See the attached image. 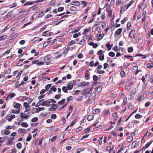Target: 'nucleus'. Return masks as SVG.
<instances>
[{
	"label": "nucleus",
	"mask_w": 153,
	"mask_h": 153,
	"mask_svg": "<svg viewBox=\"0 0 153 153\" xmlns=\"http://www.w3.org/2000/svg\"><path fill=\"white\" fill-rule=\"evenodd\" d=\"M20 119L22 120L20 121V122L23 121V119H27L29 118L30 116L29 115H26V113H24L23 112H21L20 114Z\"/></svg>",
	"instance_id": "nucleus-1"
},
{
	"label": "nucleus",
	"mask_w": 153,
	"mask_h": 153,
	"mask_svg": "<svg viewBox=\"0 0 153 153\" xmlns=\"http://www.w3.org/2000/svg\"><path fill=\"white\" fill-rule=\"evenodd\" d=\"M135 31L134 30H132L129 34L130 37L131 39H134L135 37Z\"/></svg>",
	"instance_id": "nucleus-2"
},
{
	"label": "nucleus",
	"mask_w": 153,
	"mask_h": 153,
	"mask_svg": "<svg viewBox=\"0 0 153 153\" xmlns=\"http://www.w3.org/2000/svg\"><path fill=\"white\" fill-rule=\"evenodd\" d=\"M74 84L72 82L68 83L67 85V88L68 90H70L73 88Z\"/></svg>",
	"instance_id": "nucleus-3"
},
{
	"label": "nucleus",
	"mask_w": 153,
	"mask_h": 153,
	"mask_svg": "<svg viewBox=\"0 0 153 153\" xmlns=\"http://www.w3.org/2000/svg\"><path fill=\"white\" fill-rule=\"evenodd\" d=\"M14 140V138H10L8 139L7 142L6 143L7 145H12L13 143V141Z\"/></svg>",
	"instance_id": "nucleus-4"
},
{
	"label": "nucleus",
	"mask_w": 153,
	"mask_h": 153,
	"mask_svg": "<svg viewBox=\"0 0 153 153\" xmlns=\"http://www.w3.org/2000/svg\"><path fill=\"white\" fill-rule=\"evenodd\" d=\"M122 31V29L121 28H120L116 30L115 33L114 35L115 36H116V35H120Z\"/></svg>",
	"instance_id": "nucleus-5"
},
{
	"label": "nucleus",
	"mask_w": 153,
	"mask_h": 153,
	"mask_svg": "<svg viewBox=\"0 0 153 153\" xmlns=\"http://www.w3.org/2000/svg\"><path fill=\"white\" fill-rule=\"evenodd\" d=\"M58 105L57 104H54L52 105L51 107L49 109L51 110V111H54L56 109Z\"/></svg>",
	"instance_id": "nucleus-6"
},
{
	"label": "nucleus",
	"mask_w": 153,
	"mask_h": 153,
	"mask_svg": "<svg viewBox=\"0 0 153 153\" xmlns=\"http://www.w3.org/2000/svg\"><path fill=\"white\" fill-rule=\"evenodd\" d=\"M50 102L48 101H45L41 103L42 106H49L50 105Z\"/></svg>",
	"instance_id": "nucleus-7"
},
{
	"label": "nucleus",
	"mask_w": 153,
	"mask_h": 153,
	"mask_svg": "<svg viewBox=\"0 0 153 153\" xmlns=\"http://www.w3.org/2000/svg\"><path fill=\"white\" fill-rule=\"evenodd\" d=\"M44 60L45 62L46 63V64L49 63L50 62V60L48 56H46L44 59Z\"/></svg>",
	"instance_id": "nucleus-8"
},
{
	"label": "nucleus",
	"mask_w": 153,
	"mask_h": 153,
	"mask_svg": "<svg viewBox=\"0 0 153 153\" xmlns=\"http://www.w3.org/2000/svg\"><path fill=\"white\" fill-rule=\"evenodd\" d=\"M92 89H93L92 88H90V90L89 91H87V90L86 89L84 90L83 91L84 92L83 93V95L88 94H91L92 92Z\"/></svg>",
	"instance_id": "nucleus-9"
},
{
	"label": "nucleus",
	"mask_w": 153,
	"mask_h": 153,
	"mask_svg": "<svg viewBox=\"0 0 153 153\" xmlns=\"http://www.w3.org/2000/svg\"><path fill=\"white\" fill-rule=\"evenodd\" d=\"M90 83L88 82H82L80 83V86H88Z\"/></svg>",
	"instance_id": "nucleus-10"
},
{
	"label": "nucleus",
	"mask_w": 153,
	"mask_h": 153,
	"mask_svg": "<svg viewBox=\"0 0 153 153\" xmlns=\"http://www.w3.org/2000/svg\"><path fill=\"white\" fill-rule=\"evenodd\" d=\"M123 128L122 127H120V124H118L117 127L115 128V129L116 131H120L123 130Z\"/></svg>",
	"instance_id": "nucleus-11"
},
{
	"label": "nucleus",
	"mask_w": 153,
	"mask_h": 153,
	"mask_svg": "<svg viewBox=\"0 0 153 153\" xmlns=\"http://www.w3.org/2000/svg\"><path fill=\"white\" fill-rule=\"evenodd\" d=\"M26 129L23 128H20L18 130V132L19 134L23 133L25 132Z\"/></svg>",
	"instance_id": "nucleus-12"
},
{
	"label": "nucleus",
	"mask_w": 153,
	"mask_h": 153,
	"mask_svg": "<svg viewBox=\"0 0 153 153\" xmlns=\"http://www.w3.org/2000/svg\"><path fill=\"white\" fill-rule=\"evenodd\" d=\"M101 111V110L100 109L97 108L94 109L93 110V112L94 114H96L99 113Z\"/></svg>",
	"instance_id": "nucleus-13"
},
{
	"label": "nucleus",
	"mask_w": 153,
	"mask_h": 153,
	"mask_svg": "<svg viewBox=\"0 0 153 153\" xmlns=\"http://www.w3.org/2000/svg\"><path fill=\"white\" fill-rule=\"evenodd\" d=\"M94 117V116L93 115H90L88 117L87 119L89 121H90L93 119Z\"/></svg>",
	"instance_id": "nucleus-14"
},
{
	"label": "nucleus",
	"mask_w": 153,
	"mask_h": 153,
	"mask_svg": "<svg viewBox=\"0 0 153 153\" xmlns=\"http://www.w3.org/2000/svg\"><path fill=\"white\" fill-rule=\"evenodd\" d=\"M104 7L106 9L108 12L111 10L110 7L108 5V4H107Z\"/></svg>",
	"instance_id": "nucleus-15"
},
{
	"label": "nucleus",
	"mask_w": 153,
	"mask_h": 153,
	"mask_svg": "<svg viewBox=\"0 0 153 153\" xmlns=\"http://www.w3.org/2000/svg\"><path fill=\"white\" fill-rule=\"evenodd\" d=\"M21 105L18 103H17L16 102H14V108H19L21 106Z\"/></svg>",
	"instance_id": "nucleus-16"
},
{
	"label": "nucleus",
	"mask_w": 153,
	"mask_h": 153,
	"mask_svg": "<svg viewBox=\"0 0 153 153\" xmlns=\"http://www.w3.org/2000/svg\"><path fill=\"white\" fill-rule=\"evenodd\" d=\"M137 146L138 144L137 143L134 142L132 143L131 145V147L132 149H134L137 147Z\"/></svg>",
	"instance_id": "nucleus-17"
},
{
	"label": "nucleus",
	"mask_w": 153,
	"mask_h": 153,
	"mask_svg": "<svg viewBox=\"0 0 153 153\" xmlns=\"http://www.w3.org/2000/svg\"><path fill=\"white\" fill-rule=\"evenodd\" d=\"M3 132L4 134L5 135L8 134L10 133V131L9 130H4L1 131V132Z\"/></svg>",
	"instance_id": "nucleus-18"
},
{
	"label": "nucleus",
	"mask_w": 153,
	"mask_h": 153,
	"mask_svg": "<svg viewBox=\"0 0 153 153\" xmlns=\"http://www.w3.org/2000/svg\"><path fill=\"white\" fill-rule=\"evenodd\" d=\"M147 67L148 68H152L153 67V64L152 63H149L147 64Z\"/></svg>",
	"instance_id": "nucleus-19"
},
{
	"label": "nucleus",
	"mask_w": 153,
	"mask_h": 153,
	"mask_svg": "<svg viewBox=\"0 0 153 153\" xmlns=\"http://www.w3.org/2000/svg\"><path fill=\"white\" fill-rule=\"evenodd\" d=\"M104 52V51H103L102 50H100L97 52V54L99 56H100L102 54H104L103 53Z\"/></svg>",
	"instance_id": "nucleus-20"
},
{
	"label": "nucleus",
	"mask_w": 153,
	"mask_h": 153,
	"mask_svg": "<svg viewBox=\"0 0 153 153\" xmlns=\"http://www.w3.org/2000/svg\"><path fill=\"white\" fill-rule=\"evenodd\" d=\"M65 101V99H63L61 101H59L58 102V105H62L64 103V102Z\"/></svg>",
	"instance_id": "nucleus-21"
},
{
	"label": "nucleus",
	"mask_w": 153,
	"mask_h": 153,
	"mask_svg": "<svg viewBox=\"0 0 153 153\" xmlns=\"http://www.w3.org/2000/svg\"><path fill=\"white\" fill-rule=\"evenodd\" d=\"M21 124L23 127L26 128L28 126V124L26 123L22 122Z\"/></svg>",
	"instance_id": "nucleus-22"
},
{
	"label": "nucleus",
	"mask_w": 153,
	"mask_h": 153,
	"mask_svg": "<svg viewBox=\"0 0 153 153\" xmlns=\"http://www.w3.org/2000/svg\"><path fill=\"white\" fill-rule=\"evenodd\" d=\"M133 139V137L132 136H129L127 139V141L128 142H131Z\"/></svg>",
	"instance_id": "nucleus-23"
},
{
	"label": "nucleus",
	"mask_w": 153,
	"mask_h": 153,
	"mask_svg": "<svg viewBox=\"0 0 153 153\" xmlns=\"http://www.w3.org/2000/svg\"><path fill=\"white\" fill-rule=\"evenodd\" d=\"M99 59L101 61H103L104 59V55L102 54L99 56Z\"/></svg>",
	"instance_id": "nucleus-24"
},
{
	"label": "nucleus",
	"mask_w": 153,
	"mask_h": 153,
	"mask_svg": "<svg viewBox=\"0 0 153 153\" xmlns=\"http://www.w3.org/2000/svg\"><path fill=\"white\" fill-rule=\"evenodd\" d=\"M31 109L30 108H29L27 109H26L24 111V113H26V114H29L30 111Z\"/></svg>",
	"instance_id": "nucleus-25"
},
{
	"label": "nucleus",
	"mask_w": 153,
	"mask_h": 153,
	"mask_svg": "<svg viewBox=\"0 0 153 153\" xmlns=\"http://www.w3.org/2000/svg\"><path fill=\"white\" fill-rule=\"evenodd\" d=\"M117 113H113L112 114V116L114 118V120H117V119L118 118V117L117 116Z\"/></svg>",
	"instance_id": "nucleus-26"
},
{
	"label": "nucleus",
	"mask_w": 153,
	"mask_h": 153,
	"mask_svg": "<svg viewBox=\"0 0 153 153\" xmlns=\"http://www.w3.org/2000/svg\"><path fill=\"white\" fill-rule=\"evenodd\" d=\"M62 91L65 93H67L68 91V89L65 86H63L62 88Z\"/></svg>",
	"instance_id": "nucleus-27"
},
{
	"label": "nucleus",
	"mask_w": 153,
	"mask_h": 153,
	"mask_svg": "<svg viewBox=\"0 0 153 153\" xmlns=\"http://www.w3.org/2000/svg\"><path fill=\"white\" fill-rule=\"evenodd\" d=\"M130 65V63H128V62H124L123 64V66L124 68H126L128 67Z\"/></svg>",
	"instance_id": "nucleus-28"
},
{
	"label": "nucleus",
	"mask_w": 153,
	"mask_h": 153,
	"mask_svg": "<svg viewBox=\"0 0 153 153\" xmlns=\"http://www.w3.org/2000/svg\"><path fill=\"white\" fill-rule=\"evenodd\" d=\"M135 117L136 119H139L142 118L143 116L142 115H141L139 114H137L135 115Z\"/></svg>",
	"instance_id": "nucleus-29"
},
{
	"label": "nucleus",
	"mask_w": 153,
	"mask_h": 153,
	"mask_svg": "<svg viewBox=\"0 0 153 153\" xmlns=\"http://www.w3.org/2000/svg\"><path fill=\"white\" fill-rule=\"evenodd\" d=\"M120 74L121 76L123 77L125 76L126 73L124 71H122L120 73Z\"/></svg>",
	"instance_id": "nucleus-30"
},
{
	"label": "nucleus",
	"mask_w": 153,
	"mask_h": 153,
	"mask_svg": "<svg viewBox=\"0 0 153 153\" xmlns=\"http://www.w3.org/2000/svg\"><path fill=\"white\" fill-rule=\"evenodd\" d=\"M70 10L72 11H75L76 10V8L74 6H71L70 8Z\"/></svg>",
	"instance_id": "nucleus-31"
},
{
	"label": "nucleus",
	"mask_w": 153,
	"mask_h": 153,
	"mask_svg": "<svg viewBox=\"0 0 153 153\" xmlns=\"http://www.w3.org/2000/svg\"><path fill=\"white\" fill-rule=\"evenodd\" d=\"M15 96V94L13 93H11L7 96V98L10 97L11 98Z\"/></svg>",
	"instance_id": "nucleus-32"
},
{
	"label": "nucleus",
	"mask_w": 153,
	"mask_h": 153,
	"mask_svg": "<svg viewBox=\"0 0 153 153\" xmlns=\"http://www.w3.org/2000/svg\"><path fill=\"white\" fill-rule=\"evenodd\" d=\"M51 86V84H48L45 86V90L47 91Z\"/></svg>",
	"instance_id": "nucleus-33"
},
{
	"label": "nucleus",
	"mask_w": 153,
	"mask_h": 153,
	"mask_svg": "<svg viewBox=\"0 0 153 153\" xmlns=\"http://www.w3.org/2000/svg\"><path fill=\"white\" fill-rule=\"evenodd\" d=\"M57 137V135H56L53 136L51 139V142H53L55 141Z\"/></svg>",
	"instance_id": "nucleus-34"
},
{
	"label": "nucleus",
	"mask_w": 153,
	"mask_h": 153,
	"mask_svg": "<svg viewBox=\"0 0 153 153\" xmlns=\"http://www.w3.org/2000/svg\"><path fill=\"white\" fill-rule=\"evenodd\" d=\"M23 105L25 107V108H27L29 107L28 104L27 102H25L24 103Z\"/></svg>",
	"instance_id": "nucleus-35"
},
{
	"label": "nucleus",
	"mask_w": 153,
	"mask_h": 153,
	"mask_svg": "<svg viewBox=\"0 0 153 153\" xmlns=\"http://www.w3.org/2000/svg\"><path fill=\"white\" fill-rule=\"evenodd\" d=\"M115 53L114 52L112 51L110 52L109 53V55L110 56L112 57H114L115 56Z\"/></svg>",
	"instance_id": "nucleus-36"
},
{
	"label": "nucleus",
	"mask_w": 153,
	"mask_h": 153,
	"mask_svg": "<svg viewBox=\"0 0 153 153\" xmlns=\"http://www.w3.org/2000/svg\"><path fill=\"white\" fill-rule=\"evenodd\" d=\"M98 77L95 75H94L93 77V79L94 80V81L96 82L98 79Z\"/></svg>",
	"instance_id": "nucleus-37"
},
{
	"label": "nucleus",
	"mask_w": 153,
	"mask_h": 153,
	"mask_svg": "<svg viewBox=\"0 0 153 153\" xmlns=\"http://www.w3.org/2000/svg\"><path fill=\"white\" fill-rule=\"evenodd\" d=\"M12 112L13 113H14L16 114H18L19 113L20 111L18 110H12Z\"/></svg>",
	"instance_id": "nucleus-38"
},
{
	"label": "nucleus",
	"mask_w": 153,
	"mask_h": 153,
	"mask_svg": "<svg viewBox=\"0 0 153 153\" xmlns=\"http://www.w3.org/2000/svg\"><path fill=\"white\" fill-rule=\"evenodd\" d=\"M113 45H111L110 44H108L106 45V47L108 48V51H109Z\"/></svg>",
	"instance_id": "nucleus-39"
},
{
	"label": "nucleus",
	"mask_w": 153,
	"mask_h": 153,
	"mask_svg": "<svg viewBox=\"0 0 153 153\" xmlns=\"http://www.w3.org/2000/svg\"><path fill=\"white\" fill-rule=\"evenodd\" d=\"M133 48L131 47L128 48V51L129 53H131L133 51Z\"/></svg>",
	"instance_id": "nucleus-40"
},
{
	"label": "nucleus",
	"mask_w": 153,
	"mask_h": 153,
	"mask_svg": "<svg viewBox=\"0 0 153 153\" xmlns=\"http://www.w3.org/2000/svg\"><path fill=\"white\" fill-rule=\"evenodd\" d=\"M38 120V118L37 117H35L31 120V121L32 122H34Z\"/></svg>",
	"instance_id": "nucleus-41"
},
{
	"label": "nucleus",
	"mask_w": 153,
	"mask_h": 153,
	"mask_svg": "<svg viewBox=\"0 0 153 153\" xmlns=\"http://www.w3.org/2000/svg\"><path fill=\"white\" fill-rule=\"evenodd\" d=\"M133 1H131L129 2L126 8V9H128V8L132 4Z\"/></svg>",
	"instance_id": "nucleus-42"
},
{
	"label": "nucleus",
	"mask_w": 153,
	"mask_h": 153,
	"mask_svg": "<svg viewBox=\"0 0 153 153\" xmlns=\"http://www.w3.org/2000/svg\"><path fill=\"white\" fill-rule=\"evenodd\" d=\"M85 79L87 80L89 79L90 78V75L89 74H86L85 76Z\"/></svg>",
	"instance_id": "nucleus-43"
},
{
	"label": "nucleus",
	"mask_w": 153,
	"mask_h": 153,
	"mask_svg": "<svg viewBox=\"0 0 153 153\" xmlns=\"http://www.w3.org/2000/svg\"><path fill=\"white\" fill-rule=\"evenodd\" d=\"M16 146L18 148L20 149L22 147V145L21 143H19L17 144Z\"/></svg>",
	"instance_id": "nucleus-44"
},
{
	"label": "nucleus",
	"mask_w": 153,
	"mask_h": 153,
	"mask_svg": "<svg viewBox=\"0 0 153 153\" xmlns=\"http://www.w3.org/2000/svg\"><path fill=\"white\" fill-rule=\"evenodd\" d=\"M75 41L74 40H72L68 43V46H71V45H73V44H75Z\"/></svg>",
	"instance_id": "nucleus-45"
},
{
	"label": "nucleus",
	"mask_w": 153,
	"mask_h": 153,
	"mask_svg": "<svg viewBox=\"0 0 153 153\" xmlns=\"http://www.w3.org/2000/svg\"><path fill=\"white\" fill-rule=\"evenodd\" d=\"M127 98L125 97L123 98V105H125L127 104Z\"/></svg>",
	"instance_id": "nucleus-46"
},
{
	"label": "nucleus",
	"mask_w": 153,
	"mask_h": 153,
	"mask_svg": "<svg viewBox=\"0 0 153 153\" xmlns=\"http://www.w3.org/2000/svg\"><path fill=\"white\" fill-rule=\"evenodd\" d=\"M7 119L8 120L9 122H10L12 120V118L10 117V115L7 116Z\"/></svg>",
	"instance_id": "nucleus-47"
},
{
	"label": "nucleus",
	"mask_w": 153,
	"mask_h": 153,
	"mask_svg": "<svg viewBox=\"0 0 153 153\" xmlns=\"http://www.w3.org/2000/svg\"><path fill=\"white\" fill-rule=\"evenodd\" d=\"M13 126H6L5 128L6 129H10L13 128Z\"/></svg>",
	"instance_id": "nucleus-48"
},
{
	"label": "nucleus",
	"mask_w": 153,
	"mask_h": 153,
	"mask_svg": "<svg viewBox=\"0 0 153 153\" xmlns=\"http://www.w3.org/2000/svg\"><path fill=\"white\" fill-rule=\"evenodd\" d=\"M74 3L75 4V5L77 6H79L80 5V3L78 1H74Z\"/></svg>",
	"instance_id": "nucleus-49"
},
{
	"label": "nucleus",
	"mask_w": 153,
	"mask_h": 153,
	"mask_svg": "<svg viewBox=\"0 0 153 153\" xmlns=\"http://www.w3.org/2000/svg\"><path fill=\"white\" fill-rule=\"evenodd\" d=\"M9 27H10L9 26V25H7L4 29H3L1 30L2 32H4Z\"/></svg>",
	"instance_id": "nucleus-50"
},
{
	"label": "nucleus",
	"mask_w": 153,
	"mask_h": 153,
	"mask_svg": "<svg viewBox=\"0 0 153 153\" xmlns=\"http://www.w3.org/2000/svg\"><path fill=\"white\" fill-rule=\"evenodd\" d=\"M56 117V115L55 114H53L51 116V118L53 119H55Z\"/></svg>",
	"instance_id": "nucleus-51"
},
{
	"label": "nucleus",
	"mask_w": 153,
	"mask_h": 153,
	"mask_svg": "<svg viewBox=\"0 0 153 153\" xmlns=\"http://www.w3.org/2000/svg\"><path fill=\"white\" fill-rule=\"evenodd\" d=\"M151 104V102H148L145 104V106L146 107H147L149 106Z\"/></svg>",
	"instance_id": "nucleus-52"
},
{
	"label": "nucleus",
	"mask_w": 153,
	"mask_h": 153,
	"mask_svg": "<svg viewBox=\"0 0 153 153\" xmlns=\"http://www.w3.org/2000/svg\"><path fill=\"white\" fill-rule=\"evenodd\" d=\"M127 28L128 30L131 29V23L130 22H128L127 25Z\"/></svg>",
	"instance_id": "nucleus-53"
},
{
	"label": "nucleus",
	"mask_w": 153,
	"mask_h": 153,
	"mask_svg": "<svg viewBox=\"0 0 153 153\" xmlns=\"http://www.w3.org/2000/svg\"><path fill=\"white\" fill-rule=\"evenodd\" d=\"M69 112H71V113L73 111V107L71 105H70L69 107Z\"/></svg>",
	"instance_id": "nucleus-54"
},
{
	"label": "nucleus",
	"mask_w": 153,
	"mask_h": 153,
	"mask_svg": "<svg viewBox=\"0 0 153 153\" xmlns=\"http://www.w3.org/2000/svg\"><path fill=\"white\" fill-rule=\"evenodd\" d=\"M6 35H4V36H1L0 37V41L3 40L4 39L6 38Z\"/></svg>",
	"instance_id": "nucleus-55"
},
{
	"label": "nucleus",
	"mask_w": 153,
	"mask_h": 153,
	"mask_svg": "<svg viewBox=\"0 0 153 153\" xmlns=\"http://www.w3.org/2000/svg\"><path fill=\"white\" fill-rule=\"evenodd\" d=\"M79 34L80 36V34L79 33H75V34H74L73 35V37L74 38H76L78 36Z\"/></svg>",
	"instance_id": "nucleus-56"
},
{
	"label": "nucleus",
	"mask_w": 153,
	"mask_h": 153,
	"mask_svg": "<svg viewBox=\"0 0 153 153\" xmlns=\"http://www.w3.org/2000/svg\"><path fill=\"white\" fill-rule=\"evenodd\" d=\"M47 27V25H45L42 28H41L40 29V32H42Z\"/></svg>",
	"instance_id": "nucleus-57"
},
{
	"label": "nucleus",
	"mask_w": 153,
	"mask_h": 153,
	"mask_svg": "<svg viewBox=\"0 0 153 153\" xmlns=\"http://www.w3.org/2000/svg\"><path fill=\"white\" fill-rule=\"evenodd\" d=\"M51 89L52 90L53 92H55L56 91V88L54 86H52L51 88Z\"/></svg>",
	"instance_id": "nucleus-58"
},
{
	"label": "nucleus",
	"mask_w": 153,
	"mask_h": 153,
	"mask_svg": "<svg viewBox=\"0 0 153 153\" xmlns=\"http://www.w3.org/2000/svg\"><path fill=\"white\" fill-rule=\"evenodd\" d=\"M113 50L115 51H118V48L117 46H114L113 48Z\"/></svg>",
	"instance_id": "nucleus-59"
},
{
	"label": "nucleus",
	"mask_w": 153,
	"mask_h": 153,
	"mask_svg": "<svg viewBox=\"0 0 153 153\" xmlns=\"http://www.w3.org/2000/svg\"><path fill=\"white\" fill-rule=\"evenodd\" d=\"M81 4L84 5V7H85L87 5V4H86V2L84 1H82L81 2Z\"/></svg>",
	"instance_id": "nucleus-60"
},
{
	"label": "nucleus",
	"mask_w": 153,
	"mask_h": 153,
	"mask_svg": "<svg viewBox=\"0 0 153 153\" xmlns=\"http://www.w3.org/2000/svg\"><path fill=\"white\" fill-rule=\"evenodd\" d=\"M63 9H64L63 7H59L58 8L57 10L59 12H60V11H62L63 10Z\"/></svg>",
	"instance_id": "nucleus-61"
},
{
	"label": "nucleus",
	"mask_w": 153,
	"mask_h": 153,
	"mask_svg": "<svg viewBox=\"0 0 153 153\" xmlns=\"http://www.w3.org/2000/svg\"><path fill=\"white\" fill-rule=\"evenodd\" d=\"M60 97V94H57L55 96V98L56 99H59Z\"/></svg>",
	"instance_id": "nucleus-62"
},
{
	"label": "nucleus",
	"mask_w": 153,
	"mask_h": 153,
	"mask_svg": "<svg viewBox=\"0 0 153 153\" xmlns=\"http://www.w3.org/2000/svg\"><path fill=\"white\" fill-rule=\"evenodd\" d=\"M46 91L45 89H43L40 92V94H43Z\"/></svg>",
	"instance_id": "nucleus-63"
},
{
	"label": "nucleus",
	"mask_w": 153,
	"mask_h": 153,
	"mask_svg": "<svg viewBox=\"0 0 153 153\" xmlns=\"http://www.w3.org/2000/svg\"><path fill=\"white\" fill-rule=\"evenodd\" d=\"M105 73V71H100L98 70L97 71V73L101 74H104Z\"/></svg>",
	"instance_id": "nucleus-64"
}]
</instances>
